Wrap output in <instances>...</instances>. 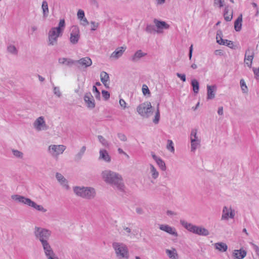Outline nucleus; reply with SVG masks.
I'll return each instance as SVG.
<instances>
[{"label":"nucleus","mask_w":259,"mask_h":259,"mask_svg":"<svg viewBox=\"0 0 259 259\" xmlns=\"http://www.w3.org/2000/svg\"><path fill=\"white\" fill-rule=\"evenodd\" d=\"M101 176L104 181L107 184L120 191H124V185L123 179L118 173L109 169H106L102 172Z\"/></svg>","instance_id":"f257e3e1"},{"label":"nucleus","mask_w":259,"mask_h":259,"mask_svg":"<svg viewBox=\"0 0 259 259\" xmlns=\"http://www.w3.org/2000/svg\"><path fill=\"white\" fill-rule=\"evenodd\" d=\"M65 28V21L64 19H60L57 27L51 28L48 33V42L49 46H54L57 43L58 38L62 36Z\"/></svg>","instance_id":"f03ea898"},{"label":"nucleus","mask_w":259,"mask_h":259,"mask_svg":"<svg viewBox=\"0 0 259 259\" xmlns=\"http://www.w3.org/2000/svg\"><path fill=\"white\" fill-rule=\"evenodd\" d=\"M11 198L17 202L21 203L23 204H25L28 206H30L39 211L42 212H46L47 210L42 205H38L34 201L31 200L30 198H26L23 196L20 195H13L11 196Z\"/></svg>","instance_id":"7ed1b4c3"},{"label":"nucleus","mask_w":259,"mask_h":259,"mask_svg":"<svg viewBox=\"0 0 259 259\" xmlns=\"http://www.w3.org/2000/svg\"><path fill=\"white\" fill-rule=\"evenodd\" d=\"M117 259H129L130 252L127 246L122 242H114L112 244Z\"/></svg>","instance_id":"20e7f679"},{"label":"nucleus","mask_w":259,"mask_h":259,"mask_svg":"<svg viewBox=\"0 0 259 259\" xmlns=\"http://www.w3.org/2000/svg\"><path fill=\"white\" fill-rule=\"evenodd\" d=\"M73 190L77 196L85 199H93L96 196V191L92 187L75 186Z\"/></svg>","instance_id":"39448f33"},{"label":"nucleus","mask_w":259,"mask_h":259,"mask_svg":"<svg viewBox=\"0 0 259 259\" xmlns=\"http://www.w3.org/2000/svg\"><path fill=\"white\" fill-rule=\"evenodd\" d=\"M52 232L49 229L35 227L34 230V234L36 239L41 243L49 242L51 236Z\"/></svg>","instance_id":"423d86ee"},{"label":"nucleus","mask_w":259,"mask_h":259,"mask_svg":"<svg viewBox=\"0 0 259 259\" xmlns=\"http://www.w3.org/2000/svg\"><path fill=\"white\" fill-rule=\"evenodd\" d=\"M137 111L143 118H148L153 112L151 103L145 102L140 104L137 107Z\"/></svg>","instance_id":"0eeeda50"},{"label":"nucleus","mask_w":259,"mask_h":259,"mask_svg":"<svg viewBox=\"0 0 259 259\" xmlns=\"http://www.w3.org/2000/svg\"><path fill=\"white\" fill-rule=\"evenodd\" d=\"M65 149L66 146L63 145H51L48 147V152L52 157L57 158Z\"/></svg>","instance_id":"6e6552de"},{"label":"nucleus","mask_w":259,"mask_h":259,"mask_svg":"<svg viewBox=\"0 0 259 259\" xmlns=\"http://www.w3.org/2000/svg\"><path fill=\"white\" fill-rule=\"evenodd\" d=\"M33 125L37 131H46L49 128L43 116L38 117L34 122Z\"/></svg>","instance_id":"1a4fd4ad"},{"label":"nucleus","mask_w":259,"mask_h":259,"mask_svg":"<svg viewBox=\"0 0 259 259\" xmlns=\"http://www.w3.org/2000/svg\"><path fill=\"white\" fill-rule=\"evenodd\" d=\"M79 28L76 26H72L70 37V42L73 45L76 44L79 40Z\"/></svg>","instance_id":"9d476101"},{"label":"nucleus","mask_w":259,"mask_h":259,"mask_svg":"<svg viewBox=\"0 0 259 259\" xmlns=\"http://www.w3.org/2000/svg\"><path fill=\"white\" fill-rule=\"evenodd\" d=\"M159 228L160 230L164 231L169 234L172 235L175 237H178V236L176 229L168 225H160Z\"/></svg>","instance_id":"9b49d317"},{"label":"nucleus","mask_w":259,"mask_h":259,"mask_svg":"<svg viewBox=\"0 0 259 259\" xmlns=\"http://www.w3.org/2000/svg\"><path fill=\"white\" fill-rule=\"evenodd\" d=\"M84 101L88 108L93 109L95 107V100L91 93H87L84 95Z\"/></svg>","instance_id":"f8f14e48"},{"label":"nucleus","mask_w":259,"mask_h":259,"mask_svg":"<svg viewBox=\"0 0 259 259\" xmlns=\"http://www.w3.org/2000/svg\"><path fill=\"white\" fill-rule=\"evenodd\" d=\"M58 63L60 64L64 65L69 67H71L73 65L76 64V60H74L70 58L64 57L59 58Z\"/></svg>","instance_id":"ddd939ff"},{"label":"nucleus","mask_w":259,"mask_h":259,"mask_svg":"<svg viewBox=\"0 0 259 259\" xmlns=\"http://www.w3.org/2000/svg\"><path fill=\"white\" fill-rule=\"evenodd\" d=\"M56 178L57 181L60 184V185L64 189H65L66 190L69 189V186L68 185V181L62 174L59 172H57L56 174Z\"/></svg>","instance_id":"4468645a"},{"label":"nucleus","mask_w":259,"mask_h":259,"mask_svg":"<svg viewBox=\"0 0 259 259\" xmlns=\"http://www.w3.org/2000/svg\"><path fill=\"white\" fill-rule=\"evenodd\" d=\"M247 252L242 248L240 249L234 250L232 253L233 259H243L246 255Z\"/></svg>","instance_id":"2eb2a0df"},{"label":"nucleus","mask_w":259,"mask_h":259,"mask_svg":"<svg viewBox=\"0 0 259 259\" xmlns=\"http://www.w3.org/2000/svg\"><path fill=\"white\" fill-rule=\"evenodd\" d=\"M41 245L46 257L55 255V253L49 242L41 243Z\"/></svg>","instance_id":"dca6fc26"},{"label":"nucleus","mask_w":259,"mask_h":259,"mask_svg":"<svg viewBox=\"0 0 259 259\" xmlns=\"http://www.w3.org/2000/svg\"><path fill=\"white\" fill-rule=\"evenodd\" d=\"M217 87L214 85H207V99L211 100L215 97Z\"/></svg>","instance_id":"f3484780"},{"label":"nucleus","mask_w":259,"mask_h":259,"mask_svg":"<svg viewBox=\"0 0 259 259\" xmlns=\"http://www.w3.org/2000/svg\"><path fill=\"white\" fill-rule=\"evenodd\" d=\"M126 47H121L117 48L110 55V58L114 59H118L122 56Z\"/></svg>","instance_id":"a211bd4d"},{"label":"nucleus","mask_w":259,"mask_h":259,"mask_svg":"<svg viewBox=\"0 0 259 259\" xmlns=\"http://www.w3.org/2000/svg\"><path fill=\"white\" fill-rule=\"evenodd\" d=\"M181 225L188 231L194 233L196 226L188 223L184 220H180Z\"/></svg>","instance_id":"6ab92c4d"},{"label":"nucleus","mask_w":259,"mask_h":259,"mask_svg":"<svg viewBox=\"0 0 259 259\" xmlns=\"http://www.w3.org/2000/svg\"><path fill=\"white\" fill-rule=\"evenodd\" d=\"M99 159L104 161L106 162H110L111 158L108 152L104 149H101L99 151Z\"/></svg>","instance_id":"aec40b11"},{"label":"nucleus","mask_w":259,"mask_h":259,"mask_svg":"<svg viewBox=\"0 0 259 259\" xmlns=\"http://www.w3.org/2000/svg\"><path fill=\"white\" fill-rule=\"evenodd\" d=\"M76 64H79L80 66L84 67L90 66L92 64V60L89 57H84L78 60H76Z\"/></svg>","instance_id":"412c9836"},{"label":"nucleus","mask_w":259,"mask_h":259,"mask_svg":"<svg viewBox=\"0 0 259 259\" xmlns=\"http://www.w3.org/2000/svg\"><path fill=\"white\" fill-rule=\"evenodd\" d=\"M100 78L101 82L103 83L104 86L108 88L109 84V76L108 74L105 71L101 72L100 73Z\"/></svg>","instance_id":"4be33fe9"},{"label":"nucleus","mask_w":259,"mask_h":259,"mask_svg":"<svg viewBox=\"0 0 259 259\" xmlns=\"http://www.w3.org/2000/svg\"><path fill=\"white\" fill-rule=\"evenodd\" d=\"M147 55V53H144L142 50H139L136 51L132 56L131 60L133 62H136L138 61L141 58Z\"/></svg>","instance_id":"5701e85b"},{"label":"nucleus","mask_w":259,"mask_h":259,"mask_svg":"<svg viewBox=\"0 0 259 259\" xmlns=\"http://www.w3.org/2000/svg\"><path fill=\"white\" fill-rule=\"evenodd\" d=\"M165 252L170 259H179V255L176 248L172 247L170 249H166Z\"/></svg>","instance_id":"b1692460"},{"label":"nucleus","mask_w":259,"mask_h":259,"mask_svg":"<svg viewBox=\"0 0 259 259\" xmlns=\"http://www.w3.org/2000/svg\"><path fill=\"white\" fill-rule=\"evenodd\" d=\"M194 234L206 236L209 235V231L206 229L202 227H199L196 226Z\"/></svg>","instance_id":"393cba45"},{"label":"nucleus","mask_w":259,"mask_h":259,"mask_svg":"<svg viewBox=\"0 0 259 259\" xmlns=\"http://www.w3.org/2000/svg\"><path fill=\"white\" fill-rule=\"evenodd\" d=\"M86 149V147L83 146L80 148L79 151L75 154L74 157V159L75 161H79L81 159L85 153Z\"/></svg>","instance_id":"a878e982"},{"label":"nucleus","mask_w":259,"mask_h":259,"mask_svg":"<svg viewBox=\"0 0 259 259\" xmlns=\"http://www.w3.org/2000/svg\"><path fill=\"white\" fill-rule=\"evenodd\" d=\"M149 174L151 175L152 179L156 180L159 177V172L153 164H149Z\"/></svg>","instance_id":"bb28decb"},{"label":"nucleus","mask_w":259,"mask_h":259,"mask_svg":"<svg viewBox=\"0 0 259 259\" xmlns=\"http://www.w3.org/2000/svg\"><path fill=\"white\" fill-rule=\"evenodd\" d=\"M154 22L158 29H168L169 27V25L166 24L164 21H159L156 19L154 20Z\"/></svg>","instance_id":"cd10ccee"},{"label":"nucleus","mask_w":259,"mask_h":259,"mask_svg":"<svg viewBox=\"0 0 259 259\" xmlns=\"http://www.w3.org/2000/svg\"><path fill=\"white\" fill-rule=\"evenodd\" d=\"M242 15L239 16L234 22V28L236 31H239L242 27Z\"/></svg>","instance_id":"c85d7f7f"},{"label":"nucleus","mask_w":259,"mask_h":259,"mask_svg":"<svg viewBox=\"0 0 259 259\" xmlns=\"http://www.w3.org/2000/svg\"><path fill=\"white\" fill-rule=\"evenodd\" d=\"M214 248L221 252H225L227 250V245L222 242H219L214 244Z\"/></svg>","instance_id":"c756f323"},{"label":"nucleus","mask_w":259,"mask_h":259,"mask_svg":"<svg viewBox=\"0 0 259 259\" xmlns=\"http://www.w3.org/2000/svg\"><path fill=\"white\" fill-rule=\"evenodd\" d=\"M41 8L42 10L43 16L44 18H46L49 13L48 4L47 1H44L42 3Z\"/></svg>","instance_id":"7c9ffc66"},{"label":"nucleus","mask_w":259,"mask_h":259,"mask_svg":"<svg viewBox=\"0 0 259 259\" xmlns=\"http://www.w3.org/2000/svg\"><path fill=\"white\" fill-rule=\"evenodd\" d=\"M191 85L193 87V92L196 94L198 93L199 89L198 81L196 79H193L191 80Z\"/></svg>","instance_id":"2f4dec72"},{"label":"nucleus","mask_w":259,"mask_h":259,"mask_svg":"<svg viewBox=\"0 0 259 259\" xmlns=\"http://www.w3.org/2000/svg\"><path fill=\"white\" fill-rule=\"evenodd\" d=\"M222 32L220 31H218L217 34V41L220 45H225L227 42V39H224L221 36Z\"/></svg>","instance_id":"473e14b6"},{"label":"nucleus","mask_w":259,"mask_h":259,"mask_svg":"<svg viewBox=\"0 0 259 259\" xmlns=\"http://www.w3.org/2000/svg\"><path fill=\"white\" fill-rule=\"evenodd\" d=\"M190 141H192V140L199 141L200 139L198 138L197 135V129H192L190 134Z\"/></svg>","instance_id":"72a5a7b5"},{"label":"nucleus","mask_w":259,"mask_h":259,"mask_svg":"<svg viewBox=\"0 0 259 259\" xmlns=\"http://www.w3.org/2000/svg\"><path fill=\"white\" fill-rule=\"evenodd\" d=\"M200 140L195 141L192 140L191 141V151L192 152H195L196 149L200 146Z\"/></svg>","instance_id":"f704fd0d"},{"label":"nucleus","mask_w":259,"mask_h":259,"mask_svg":"<svg viewBox=\"0 0 259 259\" xmlns=\"http://www.w3.org/2000/svg\"><path fill=\"white\" fill-rule=\"evenodd\" d=\"M253 56H248V55H245L244 57V62L246 63V64L249 67H251V64L252 62V60L253 59Z\"/></svg>","instance_id":"c9c22d12"},{"label":"nucleus","mask_w":259,"mask_h":259,"mask_svg":"<svg viewBox=\"0 0 259 259\" xmlns=\"http://www.w3.org/2000/svg\"><path fill=\"white\" fill-rule=\"evenodd\" d=\"M7 50L9 53L12 55H16L18 54V50L14 45H10L8 46Z\"/></svg>","instance_id":"e433bc0d"},{"label":"nucleus","mask_w":259,"mask_h":259,"mask_svg":"<svg viewBox=\"0 0 259 259\" xmlns=\"http://www.w3.org/2000/svg\"><path fill=\"white\" fill-rule=\"evenodd\" d=\"M159 104H158L157 106V109H156V113L155 115V117L153 120V122L156 124L158 123V122L159 121V119H160V111H159Z\"/></svg>","instance_id":"4c0bfd02"},{"label":"nucleus","mask_w":259,"mask_h":259,"mask_svg":"<svg viewBox=\"0 0 259 259\" xmlns=\"http://www.w3.org/2000/svg\"><path fill=\"white\" fill-rule=\"evenodd\" d=\"M167 146L166 148L168 150L170 151L171 152L174 153L175 152V148L174 146V143L172 140H168L167 141Z\"/></svg>","instance_id":"58836bf2"},{"label":"nucleus","mask_w":259,"mask_h":259,"mask_svg":"<svg viewBox=\"0 0 259 259\" xmlns=\"http://www.w3.org/2000/svg\"><path fill=\"white\" fill-rule=\"evenodd\" d=\"M156 163L162 171H165L166 170V167L165 163L161 158L158 159V161L156 162Z\"/></svg>","instance_id":"ea45409f"},{"label":"nucleus","mask_w":259,"mask_h":259,"mask_svg":"<svg viewBox=\"0 0 259 259\" xmlns=\"http://www.w3.org/2000/svg\"><path fill=\"white\" fill-rule=\"evenodd\" d=\"M236 213V211L235 209H232L231 207H230L229 209H228V220L229 218L234 219Z\"/></svg>","instance_id":"a19ab883"},{"label":"nucleus","mask_w":259,"mask_h":259,"mask_svg":"<svg viewBox=\"0 0 259 259\" xmlns=\"http://www.w3.org/2000/svg\"><path fill=\"white\" fill-rule=\"evenodd\" d=\"M228 47L236 50L240 48L239 45L238 44H235L234 42L228 40Z\"/></svg>","instance_id":"79ce46f5"},{"label":"nucleus","mask_w":259,"mask_h":259,"mask_svg":"<svg viewBox=\"0 0 259 259\" xmlns=\"http://www.w3.org/2000/svg\"><path fill=\"white\" fill-rule=\"evenodd\" d=\"M123 230L125 231V232H123V234L126 235L128 237H130L131 238H133L132 231L130 228L126 227H124L123 228Z\"/></svg>","instance_id":"37998d69"},{"label":"nucleus","mask_w":259,"mask_h":259,"mask_svg":"<svg viewBox=\"0 0 259 259\" xmlns=\"http://www.w3.org/2000/svg\"><path fill=\"white\" fill-rule=\"evenodd\" d=\"M98 138L100 142L105 147H107L109 146L107 140L102 136H98Z\"/></svg>","instance_id":"c03bdc74"},{"label":"nucleus","mask_w":259,"mask_h":259,"mask_svg":"<svg viewBox=\"0 0 259 259\" xmlns=\"http://www.w3.org/2000/svg\"><path fill=\"white\" fill-rule=\"evenodd\" d=\"M146 31V32L149 33H152L154 32L155 31L154 25L152 24L147 25Z\"/></svg>","instance_id":"a18cd8bd"},{"label":"nucleus","mask_w":259,"mask_h":259,"mask_svg":"<svg viewBox=\"0 0 259 259\" xmlns=\"http://www.w3.org/2000/svg\"><path fill=\"white\" fill-rule=\"evenodd\" d=\"M53 92L54 94L58 97H61L62 95V93L60 90V89L58 87H55L53 85Z\"/></svg>","instance_id":"49530a36"},{"label":"nucleus","mask_w":259,"mask_h":259,"mask_svg":"<svg viewBox=\"0 0 259 259\" xmlns=\"http://www.w3.org/2000/svg\"><path fill=\"white\" fill-rule=\"evenodd\" d=\"M240 85L242 91L243 93H246L247 92V87L246 85L245 81L242 79L240 80Z\"/></svg>","instance_id":"de8ad7c7"},{"label":"nucleus","mask_w":259,"mask_h":259,"mask_svg":"<svg viewBox=\"0 0 259 259\" xmlns=\"http://www.w3.org/2000/svg\"><path fill=\"white\" fill-rule=\"evenodd\" d=\"M142 92L144 95H149L150 94V91L148 87L146 84H143L142 86Z\"/></svg>","instance_id":"09e8293b"},{"label":"nucleus","mask_w":259,"mask_h":259,"mask_svg":"<svg viewBox=\"0 0 259 259\" xmlns=\"http://www.w3.org/2000/svg\"><path fill=\"white\" fill-rule=\"evenodd\" d=\"M93 92L94 93V95L96 98L98 99L100 97V93L97 87L95 85H94L93 87Z\"/></svg>","instance_id":"8fccbe9b"},{"label":"nucleus","mask_w":259,"mask_h":259,"mask_svg":"<svg viewBox=\"0 0 259 259\" xmlns=\"http://www.w3.org/2000/svg\"><path fill=\"white\" fill-rule=\"evenodd\" d=\"M245 55L252 56L254 57V50L252 48H248L246 52Z\"/></svg>","instance_id":"3c124183"},{"label":"nucleus","mask_w":259,"mask_h":259,"mask_svg":"<svg viewBox=\"0 0 259 259\" xmlns=\"http://www.w3.org/2000/svg\"><path fill=\"white\" fill-rule=\"evenodd\" d=\"M77 16L79 20L82 19V18L85 17L84 11L82 10H79L77 12Z\"/></svg>","instance_id":"603ef678"},{"label":"nucleus","mask_w":259,"mask_h":259,"mask_svg":"<svg viewBox=\"0 0 259 259\" xmlns=\"http://www.w3.org/2000/svg\"><path fill=\"white\" fill-rule=\"evenodd\" d=\"M12 152L13 154L17 157L21 158L23 156V153L17 150H13Z\"/></svg>","instance_id":"864d4df0"},{"label":"nucleus","mask_w":259,"mask_h":259,"mask_svg":"<svg viewBox=\"0 0 259 259\" xmlns=\"http://www.w3.org/2000/svg\"><path fill=\"white\" fill-rule=\"evenodd\" d=\"M91 24L92 25L91 30L92 31L96 30L99 26V23L95 21H92Z\"/></svg>","instance_id":"5fc2aeb1"},{"label":"nucleus","mask_w":259,"mask_h":259,"mask_svg":"<svg viewBox=\"0 0 259 259\" xmlns=\"http://www.w3.org/2000/svg\"><path fill=\"white\" fill-rule=\"evenodd\" d=\"M224 0H214V4L215 6L221 8L223 6Z\"/></svg>","instance_id":"6e6d98bb"},{"label":"nucleus","mask_w":259,"mask_h":259,"mask_svg":"<svg viewBox=\"0 0 259 259\" xmlns=\"http://www.w3.org/2000/svg\"><path fill=\"white\" fill-rule=\"evenodd\" d=\"M117 136H118V138L121 141L125 142L127 140L126 136L123 134L119 133L118 134Z\"/></svg>","instance_id":"4d7b16f0"},{"label":"nucleus","mask_w":259,"mask_h":259,"mask_svg":"<svg viewBox=\"0 0 259 259\" xmlns=\"http://www.w3.org/2000/svg\"><path fill=\"white\" fill-rule=\"evenodd\" d=\"M103 97L105 98V100H107L110 97V94L108 91L103 90L102 91Z\"/></svg>","instance_id":"13d9d810"},{"label":"nucleus","mask_w":259,"mask_h":259,"mask_svg":"<svg viewBox=\"0 0 259 259\" xmlns=\"http://www.w3.org/2000/svg\"><path fill=\"white\" fill-rule=\"evenodd\" d=\"M177 76L180 78L183 81H186V75L185 74H181L180 73H176Z\"/></svg>","instance_id":"bf43d9fd"},{"label":"nucleus","mask_w":259,"mask_h":259,"mask_svg":"<svg viewBox=\"0 0 259 259\" xmlns=\"http://www.w3.org/2000/svg\"><path fill=\"white\" fill-rule=\"evenodd\" d=\"M119 104L122 108L125 109L126 108V103L123 99H120L119 100Z\"/></svg>","instance_id":"052dcab7"},{"label":"nucleus","mask_w":259,"mask_h":259,"mask_svg":"<svg viewBox=\"0 0 259 259\" xmlns=\"http://www.w3.org/2000/svg\"><path fill=\"white\" fill-rule=\"evenodd\" d=\"M253 73L257 79L259 78V68H253Z\"/></svg>","instance_id":"680f3d73"},{"label":"nucleus","mask_w":259,"mask_h":259,"mask_svg":"<svg viewBox=\"0 0 259 259\" xmlns=\"http://www.w3.org/2000/svg\"><path fill=\"white\" fill-rule=\"evenodd\" d=\"M227 209V206H225L223 208V214L222 217V220H225L227 219V212H225L226 209Z\"/></svg>","instance_id":"e2e57ef3"},{"label":"nucleus","mask_w":259,"mask_h":259,"mask_svg":"<svg viewBox=\"0 0 259 259\" xmlns=\"http://www.w3.org/2000/svg\"><path fill=\"white\" fill-rule=\"evenodd\" d=\"M81 21V24L83 26H86L89 24V22L85 17L82 18V19H80Z\"/></svg>","instance_id":"0e129e2a"},{"label":"nucleus","mask_w":259,"mask_h":259,"mask_svg":"<svg viewBox=\"0 0 259 259\" xmlns=\"http://www.w3.org/2000/svg\"><path fill=\"white\" fill-rule=\"evenodd\" d=\"M166 214L168 216L172 217L177 215V213L175 211L168 210L166 211Z\"/></svg>","instance_id":"69168bd1"},{"label":"nucleus","mask_w":259,"mask_h":259,"mask_svg":"<svg viewBox=\"0 0 259 259\" xmlns=\"http://www.w3.org/2000/svg\"><path fill=\"white\" fill-rule=\"evenodd\" d=\"M151 156L156 162L161 158L160 157L156 156L154 152H151Z\"/></svg>","instance_id":"338daca9"},{"label":"nucleus","mask_w":259,"mask_h":259,"mask_svg":"<svg viewBox=\"0 0 259 259\" xmlns=\"http://www.w3.org/2000/svg\"><path fill=\"white\" fill-rule=\"evenodd\" d=\"M151 156L156 162L161 158L160 157L156 156L154 152H151Z\"/></svg>","instance_id":"774afa93"}]
</instances>
